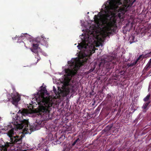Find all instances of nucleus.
Instances as JSON below:
<instances>
[{
    "instance_id": "f257e3e1",
    "label": "nucleus",
    "mask_w": 151,
    "mask_h": 151,
    "mask_svg": "<svg viewBox=\"0 0 151 151\" xmlns=\"http://www.w3.org/2000/svg\"><path fill=\"white\" fill-rule=\"evenodd\" d=\"M70 68H68L66 71L67 77L64 80V86L61 89L58 88L59 91L56 93L57 91L55 88L53 86V91L57 95V97L60 98L66 96L69 93L70 90L68 86L69 85V83L71 78L77 73L78 70L79 69L80 66L76 62L71 61Z\"/></svg>"
},
{
    "instance_id": "f03ea898",
    "label": "nucleus",
    "mask_w": 151,
    "mask_h": 151,
    "mask_svg": "<svg viewBox=\"0 0 151 151\" xmlns=\"http://www.w3.org/2000/svg\"><path fill=\"white\" fill-rule=\"evenodd\" d=\"M47 92L46 88L41 86L40 91L41 95L36 98V101L39 105L38 107L36 109L37 112L43 117L45 116L46 119L50 118L49 113L53 104L50 98L44 96V93Z\"/></svg>"
},
{
    "instance_id": "7ed1b4c3",
    "label": "nucleus",
    "mask_w": 151,
    "mask_h": 151,
    "mask_svg": "<svg viewBox=\"0 0 151 151\" xmlns=\"http://www.w3.org/2000/svg\"><path fill=\"white\" fill-rule=\"evenodd\" d=\"M18 114L19 116H21L22 118L19 116V121L20 124H17L16 126L17 129H22L24 128V130L27 133L30 134L32 132L40 129L42 126L41 123L42 122L39 121V122H35L33 124H30L29 128V122L28 120L24 119L23 116H25L27 115V110L24 109L21 111L19 110L18 112Z\"/></svg>"
},
{
    "instance_id": "20e7f679",
    "label": "nucleus",
    "mask_w": 151,
    "mask_h": 151,
    "mask_svg": "<svg viewBox=\"0 0 151 151\" xmlns=\"http://www.w3.org/2000/svg\"><path fill=\"white\" fill-rule=\"evenodd\" d=\"M10 142H7L4 145H2L4 150H7L6 148L10 147H12L14 145H19L22 143V137L21 136L16 135L10 139Z\"/></svg>"
},
{
    "instance_id": "39448f33",
    "label": "nucleus",
    "mask_w": 151,
    "mask_h": 151,
    "mask_svg": "<svg viewBox=\"0 0 151 151\" xmlns=\"http://www.w3.org/2000/svg\"><path fill=\"white\" fill-rule=\"evenodd\" d=\"M104 61L106 68L109 70L111 68H113L114 65L116 64V57L113 55L107 56L105 58Z\"/></svg>"
},
{
    "instance_id": "423d86ee",
    "label": "nucleus",
    "mask_w": 151,
    "mask_h": 151,
    "mask_svg": "<svg viewBox=\"0 0 151 151\" xmlns=\"http://www.w3.org/2000/svg\"><path fill=\"white\" fill-rule=\"evenodd\" d=\"M17 115H18V114ZM19 115H17V119L16 120L17 121H16L15 123L14 122V128L13 127L12 125H9L8 126V128L7 129L8 130V131L6 134L7 135L10 137V139L12 137H13L14 136V130L16 131H17L19 129H21L18 128L17 129L16 128V126L17 125V124H20L19 122H18V120H19Z\"/></svg>"
},
{
    "instance_id": "0eeeda50",
    "label": "nucleus",
    "mask_w": 151,
    "mask_h": 151,
    "mask_svg": "<svg viewBox=\"0 0 151 151\" xmlns=\"http://www.w3.org/2000/svg\"><path fill=\"white\" fill-rule=\"evenodd\" d=\"M8 99L9 101H11L12 104L17 106L18 102L21 99V97L18 93L16 92L9 94Z\"/></svg>"
},
{
    "instance_id": "6e6552de",
    "label": "nucleus",
    "mask_w": 151,
    "mask_h": 151,
    "mask_svg": "<svg viewBox=\"0 0 151 151\" xmlns=\"http://www.w3.org/2000/svg\"><path fill=\"white\" fill-rule=\"evenodd\" d=\"M35 41V42L36 41L37 43H33L32 47L30 49L32 52L37 54V57L38 56V53L39 52H42V49L38 47L39 44H38V42H39V38L36 39Z\"/></svg>"
},
{
    "instance_id": "1a4fd4ad",
    "label": "nucleus",
    "mask_w": 151,
    "mask_h": 151,
    "mask_svg": "<svg viewBox=\"0 0 151 151\" xmlns=\"http://www.w3.org/2000/svg\"><path fill=\"white\" fill-rule=\"evenodd\" d=\"M94 30L93 29L92 31L89 30L88 32V38L86 40L87 43H89L90 41L92 42V40H93L94 38Z\"/></svg>"
},
{
    "instance_id": "9d476101",
    "label": "nucleus",
    "mask_w": 151,
    "mask_h": 151,
    "mask_svg": "<svg viewBox=\"0 0 151 151\" xmlns=\"http://www.w3.org/2000/svg\"><path fill=\"white\" fill-rule=\"evenodd\" d=\"M120 0H117L116 1V0H111L109 2V5L111 6V9H113L115 8L116 4H122L120 1Z\"/></svg>"
},
{
    "instance_id": "9b49d317",
    "label": "nucleus",
    "mask_w": 151,
    "mask_h": 151,
    "mask_svg": "<svg viewBox=\"0 0 151 151\" xmlns=\"http://www.w3.org/2000/svg\"><path fill=\"white\" fill-rule=\"evenodd\" d=\"M151 68V58L150 59L147 64L142 71V74L144 75L146 72Z\"/></svg>"
},
{
    "instance_id": "f8f14e48",
    "label": "nucleus",
    "mask_w": 151,
    "mask_h": 151,
    "mask_svg": "<svg viewBox=\"0 0 151 151\" xmlns=\"http://www.w3.org/2000/svg\"><path fill=\"white\" fill-rule=\"evenodd\" d=\"M88 45L86 43V42H85L83 43H81L78 44V45L77 46V47H78V49L80 50L83 48L86 49L87 48V46H88Z\"/></svg>"
},
{
    "instance_id": "ddd939ff",
    "label": "nucleus",
    "mask_w": 151,
    "mask_h": 151,
    "mask_svg": "<svg viewBox=\"0 0 151 151\" xmlns=\"http://www.w3.org/2000/svg\"><path fill=\"white\" fill-rule=\"evenodd\" d=\"M82 143H83L86 139V137L84 134H81L77 136Z\"/></svg>"
},
{
    "instance_id": "4468645a",
    "label": "nucleus",
    "mask_w": 151,
    "mask_h": 151,
    "mask_svg": "<svg viewBox=\"0 0 151 151\" xmlns=\"http://www.w3.org/2000/svg\"><path fill=\"white\" fill-rule=\"evenodd\" d=\"M64 137L65 136L63 137V135H62L61 137H60L58 140V139L55 142H56V144H60L61 143V142H62V139L63 137Z\"/></svg>"
},
{
    "instance_id": "2eb2a0df",
    "label": "nucleus",
    "mask_w": 151,
    "mask_h": 151,
    "mask_svg": "<svg viewBox=\"0 0 151 151\" xmlns=\"http://www.w3.org/2000/svg\"><path fill=\"white\" fill-rule=\"evenodd\" d=\"M150 103V101H149L148 102L144 103L142 107V108L143 109H146Z\"/></svg>"
},
{
    "instance_id": "dca6fc26",
    "label": "nucleus",
    "mask_w": 151,
    "mask_h": 151,
    "mask_svg": "<svg viewBox=\"0 0 151 151\" xmlns=\"http://www.w3.org/2000/svg\"><path fill=\"white\" fill-rule=\"evenodd\" d=\"M137 61L136 60L133 63H132L130 64L128 63L127 65V66L128 68L132 67L134 66L136 63H137Z\"/></svg>"
},
{
    "instance_id": "f3484780",
    "label": "nucleus",
    "mask_w": 151,
    "mask_h": 151,
    "mask_svg": "<svg viewBox=\"0 0 151 151\" xmlns=\"http://www.w3.org/2000/svg\"><path fill=\"white\" fill-rule=\"evenodd\" d=\"M150 97V94H148L143 99L144 101L145 102H148Z\"/></svg>"
},
{
    "instance_id": "a211bd4d",
    "label": "nucleus",
    "mask_w": 151,
    "mask_h": 151,
    "mask_svg": "<svg viewBox=\"0 0 151 151\" xmlns=\"http://www.w3.org/2000/svg\"><path fill=\"white\" fill-rule=\"evenodd\" d=\"M112 127V125H108V126L106 127L104 129V130L106 132L109 131L111 129V128Z\"/></svg>"
},
{
    "instance_id": "6ab92c4d",
    "label": "nucleus",
    "mask_w": 151,
    "mask_h": 151,
    "mask_svg": "<svg viewBox=\"0 0 151 151\" xmlns=\"http://www.w3.org/2000/svg\"><path fill=\"white\" fill-rule=\"evenodd\" d=\"M94 21L95 22L98 23H99V17L98 15H95L94 16Z\"/></svg>"
},
{
    "instance_id": "aec40b11",
    "label": "nucleus",
    "mask_w": 151,
    "mask_h": 151,
    "mask_svg": "<svg viewBox=\"0 0 151 151\" xmlns=\"http://www.w3.org/2000/svg\"><path fill=\"white\" fill-rule=\"evenodd\" d=\"M126 73V71L124 70H121L119 71V74L120 75H123L124 76Z\"/></svg>"
},
{
    "instance_id": "412c9836",
    "label": "nucleus",
    "mask_w": 151,
    "mask_h": 151,
    "mask_svg": "<svg viewBox=\"0 0 151 151\" xmlns=\"http://www.w3.org/2000/svg\"><path fill=\"white\" fill-rule=\"evenodd\" d=\"M76 144L77 145H79V143H77V141L76 139L73 142L72 145V146H74Z\"/></svg>"
},
{
    "instance_id": "4be33fe9",
    "label": "nucleus",
    "mask_w": 151,
    "mask_h": 151,
    "mask_svg": "<svg viewBox=\"0 0 151 151\" xmlns=\"http://www.w3.org/2000/svg\"><path fill=\"white\" fill-rule=\"evenodd\" d=\"M28 36L29 35L27 34V33H25V34H21V36L19 37H26V36Z\"/></svg>"
},
{
    "instance_id": "5701e85b",
    "label": "nucleus",
    "mask_w": 151,
    "mask_h": 151,
    "mask_svg": "<svg viewBox=\"0 0 151 151\" xmlns=\"http://www.w3.org/2000/svg\"><path fill=\"white\" fill-rule=\"evenodd\" d=\"M132 42H131V41H130L131 43H132L133 42H134L135 41V37L134 36H132Z\"/></svg>"
},
{
    "instance_id": "b1692460",
    "label": "nucleus",
    "mask_w": 151,
    "mask_h": 151,
    "mask_svg": "<svg viewBox=\"0 0 151 151\" xmlns=\"http://www.w3.org/2000/svg\"><path fill=\"white\" fill-rule=\"evenodd\" d=\"M44 149L45 150V151H49V149L47 146H45L44 147Z\"/></svg>"
},
{
    "instance_id": "393cba45",
    "label": "nucleus",
    "mask_w": 151,
    "mask_h": 151,
    "mask_svg": "<svg viewBox=\"0 0 151 151\" xmlns=\"http://www.w3.org/2000/svg\"><path fill=\"white\" fill-rule=\"evenodd\" d=\"M76 140L77 141V143H79V144H81V143H82V142L80 141V139L77 137Z\"/></svg>"
},
{
    "instance_id": "a878e982",
    "label": "nucleus",
    "mask_w": 151,
    "mask_h": 151,
    "mask_svg": "<svg viewBox=\"0 0 151 151\" xmlns=\"http://www.w3.org/2000/svg\"><path fill=\"white\" fill-rule=\"evenodd\" d=\"M41 40H42V41H43L44 42H45V43H46V42H47V41L46 40V38L43 37H42Z\"/></svg>"
},
{
    "instance_id": "bb28decb",
    "label": "nucleus",
    "mask_w": 151,
    "mask_h": 151,
    "mask_svg": "<svg viewBox=\"0 0 151 151\" xmlns=\"http://www.w3.org/2000/svg\"><path fill=\"white\" fill-rule=\"evenodd\" d=\"M142 57V55H140L138 58L136 60V61L137 62Z\"/></svg>"
},
{
    "instance_id": "cd10ccee",
    "label": "nucleus",
    "mask_w": 151,
    "mask_h": 151,
    "mask_svg": "<svg viewBox=\"0 0 151 151\" xmlns=\"http://www.w3.org/2000/svg\"><path fill=\"white\" fill-rule=\"evenodd\" d=\"M151 73V70H150L148 73L147 74V75H146V77H147L150 74V73Z\"/></svg>"
},
{
    "instance_id": "c85d7f7f",
    "label": "nucleus",
    "mask_w": 151,
    "mask_h": 151,
    "mask_svg": "<svg viewBox=\"0 0 151 151\" xmlns=\"http://www.w3.org/2000/svg\"><path fill=\"white\" fill-rule=\"evenodd\" d=\"M118 12H122V11H123V9L121 8H119L118 10Z\"/></svg>"
},
{
    "instance_id": "c756f323",
    "label": "nucleus",
    "mask_w": 151,
    "mask_h": 151,
    "mask_svg": "<svg viewBox=\"0 0 151 151\" xmlns=\"http://www.w3.org/2000/svg\"><path fill=\"white\" fill-rule=\"evenodd\" d=\"M132 104V109H133L134 108V107L135 106V105H134L135 104H134V103H133Z\"/></svg>"
},
{
    "instance_id": "7c9ffc66",
    "label": "nucleus",
    "mask_w": 151,
    "mask_h": 151,
    "mask_svg": "<svg viewBox=\"0 0 151 151\" xmlns=\"http://www.w3.org/2000/svg\"><path fill=\"white\" fill-rule=\"evenodd\" d=\"M107 98L110 100V99H111V96L110 95L108 94L107 95Z\"/></svg>"
},
{
    "instance_id": "2f4dec72",
    "label": "nucleus",
    "mask_w": 151,
    "mask_h": 151,
    "mask_svg": "<svg viewBox=\"0 0 151 151\" xmlns=\"http://www.w3.org/2000/svg\"><path fill=\"white\" fill-rule=\"evenodd\" d=\"M37 62H38L39 61L40 59V57L39 56H38V58L37 57Z\"/></svg>"
},
{
    "instance_id": "473e14b6",
    "label": "nucleus",
    "mask_w": 151,
    "mask_h": 151,
    "mask_svg": "<svg viewBox=\"0 0 151 151\" xmlns=\"http://www.w3.org/2000/svg\"><path fill=\"white\" fill-rule=\"evenodd\" d=\"M95 67H94V68H93V69H90V71L91 72H92V71L93 70H94V69H95Z\"/></svg>"
},
{
    "instance_id": "72a5a7b5",
    "label": "nucleus",
    "mask_w": 151,
    "mask_h": 151,
    "mask_svg": "<svg viewBox=\"0 0 151 151\" xmlns=\"http://www.w3.org/2000/svg\"><path fill=\"white\" fill-rule=\"evenodd\" d=\"M118 17H119L120 18V17H121V15H120V13H119L118 14Z\"/></svg>"
},
{
    "instance_id": "f704fd0d",
    "label": "nucleus",
    "mask_w": 151,
    "mask_h": 151,
    "mask_svg": "<svg viewBox=\"0 0 151 151\" xmlns=\"http://www.w3.org/2000/svg\"><path fill=\"white\" fill-rule=\"evenodd\" d=\"M112 151V149H109L108 150H107L106 151Z\"/></svg>"
},
{
    "instance_id": "c9c22d12",
    "label": "nucleus",
    "mask_w": 151,
    "mask_h": 151,
    "mask_svg": "<svg viewBox=\"0 0 151 151\" xmlns=\"http://www.w3.org/2000/svg\"><path fill=\"white\" fill-rule=\"evenodd\" d=\"M136 109H134V111Z\"/></svg>"
},
{
    "instance_id": "e433bc0d",
    "label": "nucleus",
    "mask_w": 151,
    "mask_h": 151,
    "mask_svg": "<svg viewBox=\"0 0 151 151\" xmlns=\"http://www.w3.org/2000/svg\"><path fill=\"white\" fill-rule=\"evenodd\" d=\"M118 113H117V114L116 115H118Z\"/></svg>"
},
{
    "instance_id": "4c0bfd02",
    "label": "nucleus",
    "mask_w": 151,
    "mask_h": 151,
    "mask_svg": "<svg viewBox=\"0 0 151 151\" xmlns=\"http://www.w3.org/2000/svg\"><path fill=\"white\" fill-rule=\"evenodd\" d=\"M17 36H16V38H17Z\"/></svg>"
},
{
    "instance_id": "58836bf2",
    "label": "nucleus",
    "mask_w": 151,
    "mask_h": 151,
    "mask_svg": "<svg viewBox=\"0 0 151 151\" xmlns=\"http://www.w3.org/2000/svg\"><path fill=\"white\" fill-rule=\"evenodd\" d=\"M110 25H111H111H112L111 24H110Z\"/></svg>"
},
{
    "instance_id": "ea45409f",
    "label": "nucleus",
    "mask_w": 151,
    "mask_h": 151,
    "mask_svg": "<svg viewBox=\"0 0 151 151\" xmlns=\"http://www.w3.org/2000/svg\"><path fill=\"white\" fill-rule=\"evenodd\" d=\"M109 29H110V30H111V28H110Z\"/></svg>"
},
{
    "instance_id": "a19ab883",
    "label": "nucleus",
    "mask_w": 151,
    "mask_h": 151,
    "mask_svg": "<svg viewBox=\"0 0 151 151\" xmlns=\"http://www.w3.org/2000/svg\"><path fill=\"white\" fill-rule=\"evenodd\" d=\"M150 53H151V52H150Z\"/></svg>"
}]
</instances>
